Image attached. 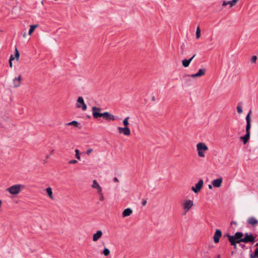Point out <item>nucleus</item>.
Returning a JSON list of instances; mask_svg holds the SVG:
<instances>
[{"label": "nucleus", "mask_w": 258, "mask_h": 258, "mask_svg": "<svg viewBox=\"0 0 258 258\" xmlns=\"http://www.w3.org/2000/svg\"><path fill=\"white\" fill-rule=\"evenodd\" d=\"M193 201L190 200H186L182 204L184 214H186L193 206Z\"/></svg>", "instance_id": "8"}, {"label": "nucleus", "mask_w": 258, "mask_h": 258, "mask_svg": "<svg viewBox=\"0 0 258 258\" xmlns=\"http://www.w3.org/2000/svg\"><path fill=\"white\" fill-rule=\"evenodd\" d=\"M208 187H209V188L210 189H212V186L211 184H209V185H208Z\"/></svg>", "instance_id": "46"}, {"label": "nucleus", "mask_w": 258, "mask_h": 258, "mask_svg": "<svg viewBox=\"0 0 258 258\" xmlns=\"http://www.w3.org/2000/svg\"><path fill=\"white\" fill-rule=\"evenodd\" d=\"M21 187L23 188L24 185L22 184H15L8 188L7 190L12 195H17L20 192Z\"/></svg>", "instance_id": "4"}, {"label": "nucleus", "mask_w": 258, "mask_h": 258, "mask_svg": "<svg viewBox=\"0 0 258 258\" xmlns=\"http://www.w3.org/2000/svg\"><path fill=\"white\" fill-rule=\"evenodd\" d=\"M243 236V234L241 232H236L234 235H232V237H230L231 242L233 243H240V242H242V237Z\"/></svg>", "instance_id": "3"}, {"label": "nucleus", "mask_w": 258, "mask_h": 258, "mask_svg": "<svg viewBox=\"0 0 258 258\" xmlns=\"http://www.w3.org/2000/svg\"><path fill=\"white\" fill-rule=\"evenodd\" d=\"M255 246H258V243H256Z\"/></svg>", "instance_id": "53"}, {"label": "nucleus", "mask_w": 258, "mask_h": 258, "mask_svg": "<svg viewBox=\"0 0 258 258\" xmlns=\"http://www.w3.org/2000/svg\"><path fill=\"white\" fill-rule=\"evenodd\" d=\"M2 32V31H1V30H0V32Z\"/></svg>", "instance_id": "56"}, {"label": "nucleus", "mask_w": 258, "mask_h": 258, "mask_svg": "<svg viewBox=\"0 0 258 258\" xmlns=\"http://www.w3.org/2000/svg\"><path fill=\"white\" fill-rule=\"evenodd\" d=\"M133 213V211L131 208L125 209L122 213V217H125L130 216Z\"/></svg>", "instance_id": "20"}, {"label": "nucleus", "mask_w": 258, "mask_h": 258, "mask_svg": "<svg viewBox=\"0 0 258 258\" xmlns=\"http://www.w3.org/2000/svg\"><path fill=\"white\" fill-rule=\"evenodd\" d=\"M196 55V54H195L191 57H190L188 59H183L182 60V66L185 68L188 67L189 66L190 62L192 61V60L195 57Z\"/></svg>", "instance_id": "15"}, {"label": "nucleus", "mask_w": 258, "mask_h": 258, "mask_svg": "<svg viewBox=\"0 0 258 258\" xmlns=\"http://www.w3.org/2000/svg\"><path fill=\"white\" fill-rule=\"evenodd\" d=\"M99 186H100L99 185V184H98V183L97 182L96 180H94L93 181V184L92 185V187L93 188L97 189V188H99Z\"/></svg>", "instance_id": "27"}, {"label": "nucleus", "mask_w": 258, "mask_h": 258, "mask_svg": "<svg viewBox=\"0 0 258 258\" xmlns=\"http://www.w3.org/2000/svg\"><path fill=\"white\" fill-rule=\"evenodd\" d=\"M113 181L115 182H118V179L117 177H115L114 178H113Z\"/></svg>", "instance_id": "42"}, {"label": "nucleus", "mask_w": 258, "mask_h": 258, "mask_svg": "<svg viewBox=\"0 0 258 258\" xmlns=\"http://www.w3.org/2000/svg\"><path fill=\"white\" fill-rule=\"evenodd\" d=\"M230 243L231 245L233 246L234 249H236L237 248V245H236L237 243H234L232 242H230Z\"/></svg>", "instance_id": "38"}, {"label": "nucleus", "mask_w": 258, "mask_h": 258, "mask_svg": "<svg viewBox=\"0 0 258 258\" xmlns=\"http://www.w3.org/2000/svg\"><path fill=\"white\" fill-rule=\"evenodd\" d=\"M238 0H233V3H235L236 4L237 3Z\"/></svg>", "instance_id": "45"}, {"label": "nucleus", "mask_w": 258, "mask_h": 258, "mask_svg": "<svg viewBox=\"0 0 258 258\" xmlns=\"http://www.w3.org/2000/svg\"><path fill=\"white\" fill-rule=\"evenodd\" d=\"M232 2H233V0L230 1H228V2L223 1V3H222V6H226L227 5H230V7H231L235 5V3H233Z\"/></svg>", "instance_id": "24"}, {"label": "nucleus", "mask_w": 258, "mask_h": 258, "mask_svg": "<svg viewBox=\"0 0 258 258\" xmlns=\"http://www.w3.org/2000/svg\"><path fill=\"white\" fill-rule=\"evenodd\" d=\"M237 111L239 114L241 113L242 112V107L240 106H237Z\"/></svg>", "instance_id": "35"}, {"label": "nucleus", "mask_w": 258, "mask_h": 258, "mask_svg": "<svg viewBox=\"0 0 258 258\" xmlns=\"http://www.w3.org/2000/svg\"><path fill=\"white\" fill-rule=\"evenodd\" d=\"M79 124L80 123L77 121L73 120L71 122L66 123V125H73V126H75V127H78V125H79Z\"/></svg>", "instance_id": "23"}, {"label": "nucleus", "mask_w": 258, "mask_h": 258, "mask_svg": "<svg viewBox=\"0 0 258 258\" xmlns=\"http://www.w3.org/2000/svg\"><path fill=\"white\" fill-rule=\"evenodd\" d=\"M223 179L222 178H218L215 180H213L212 181V184L213 186L215 187H219L221 186Z\"/></svg>", "instance_id": "14"}, {"label": "nucleus", "mask_w": 258, "mask_h": 258, "mask_svg": "<svg viewBox=\"0 0 258 258\" xmlns=\"http://www.w3.org/2000/svg\"><path fill=\"white\" fill-rule=\"evenodd\" d=\"M54 150H52L51 151L50 153H51V154H52V153L54 152Z\"/></svg>", "instance_id": "47"}, {"label": "nucleus", "mask_w": 258, "mask_h": 258, "mask_svg": "<svg viewBox=\"0 0 258 258\" xmlns=\"http://www.w3.org/2000/svg\"><path fill=\"white\" fill-rule=\"evenodd\" d=\"M21 75H19L18 78L13 79V84L14 87H18L21 85Z\"/></svg>", "instance_id": "17"}, {"label": "nucleus", "mask_w": 258, "mask_h": 258, "mask_svg": "<svg viewBox=\"0 0 258 258\" xmlns=\"http://www.w3.org/2000/svg\"><path fill=\"white\" fill-rule=\"evenodd\" d=\"M247 223L253 226H255L258 224V220L254 217H249L247 221Z\"/></svg>", "instance_id": "16"}, {"label": "nucleus", "mask_w": 258, "mask_h": 258, "mask_svg": "<svg viewBox=\"0 0 258 258\" xmlns=\"http://www.w3.org/2000/svg\"><path fill=\"white\" fill-rule=\"evenodd\" d=\"M75 152V153H76V154H75L76 158L77 159L80 160H81V157H80V156L79 150L78 149H76Z\"/></svg>", "instance_id": "30"}, {"label": "nucleus", "mask_w": 258, "mask_h": 258, "mask_svg": "<svg viewBox=\"0 0 258 258\" xmlns=\"http://www.w3.org/2000/svg\"><path fill=\"white\" fill-rule=\"evenodd\" d=\"M206 72V69L205 68L201 69L198 71V73H197L195 74H192V75H184L183 77V78L185 81L188 82V81H190V80L189 79V77H192V78L200 77L202 76H204Z\"/></svg>", "instance_id": "1"}, {"label": "nucleus", "mask_w": 258, "mask_h": 258, "mask_svg": "<svg viewBox=\"0 0 258 258\" xmlns=\"http://www.w3.org/2000/svg\"><path fill=\"white\" fill-rule=\"evenodd\" d=\"M128 119H129V117H126L123 120L122 123H123V124L124 126V127H128V125H129V122L128 121Z\"/></svg>", "instance_id": "26"}, {"label": "nucleus", "mask_w": 258, "mask_h": 258, "mask_svg": "<svg viewBox=\"0 0 258 258\" xmlns=\"http://www.w3.org/2000/svg\"><path fill=\"white\" fill-rule=\"evenodd\" d=\"M197 149L198 152V156L200 157L205 156L204 152L208 150V147L204 143H199L197 145Z\"/></svg>", "instance_id": "2"}, {"label": "nucleus", "mask_w": 258, "mask_h": 258, "mask_svg": "<svg viewBox=\"0 0 258 258\" xmlns=\"http://www.w3.org/2000/svg\"><path fill=\"white\" fill-rule=\"evenodd\" d=\"M232 224L237 225V223L236 222H235V221H232L231 223V225H232Z\"/></svg>", "instance_id": "43"}, {"label": "nucleus", "mask_w": 258, "mask_h": 258, "mask_svg": "<svg viewBox=\"0 0 258 258\" xmlns=\"http://www.w3.org/2000/svg\"><path fill=\"white\" fill-rule=\"evenodd\" d=\"M101 117L106 121H113L115 119V116L109 112H101L99 115L98 118Z\"/></svg>", "instance_id": "5"}, {"label": "nucleus", "mask_w": 258, "mask_h": 258, "mask_svg": "<svg viewBox=\"0 0 258 258\" xmlns=\"http://www.w3.org/2000/svg\"><path fill=\"white\" fill-rule=\"evenodd\" d=\"M255 237L252 234H248V233H245L244 234V237H242V242H253L255 241Z\"/></svg>", "instance_id": "7"}, {"label": "nucleus", "mask_w": 258, "mask_h": 258, "mask_svg": "<svg viewBox=\"0 0 258 258\" xmlns=\"http://www.w3.org/2000/svg\"><path fill=\"white\" fill-rule=\"evenodd\" d=\"M201 36V30L199 27H198L196 30V38H199Z\"/></svg>", "instance_id": "29"}, {"label": "nucleus", "mask_w": 258, "mask_h": 258, "mask_svg": "<svg viewBox=\"0 0 258 258\" xmlns=\"http://www.w3.org/2000/svg\"><path fill=\"white\" fill-rule=\"evenodd\" d=\"M15 57L17 60H19V58L20 57V53H19L18 49H17V47H16L15 49Z\"/></svg>", "instance_id": "28"}, {"label": "nucleus", "mask_w": 258, "mask_h": 258, "mask_svg": "<svg viewBox=\"0 0 258 258\" xmlns=\"http://www.w3.org/2000/svg\"><path fill=\"white\" fill-rule=\"evenodd\" d=\"M250 258H258V251L256 248L255 249L254 253H250Z\"/></svg>", "instance_id": "25"}, {"label": "nucleus", "mask_w": 258, "mask_h": 258, "mask_svg": "<svg viewBox=\"0 0 258 258\" xmlns=\"http://www.w3.org/2000/svg\"><path fill=\"white\" fill-rule=\"evenodd\" d=\"M99 200L100 201H103L104 200V196L103 193L99 194Z\"/></svg>", "instance_id": "36"}, {"label": "nucleus", "mask_w": 258, "mask_h": 258, "mask_svg": "<svg viewBox=\"0 0 258 258\" xmlns=\"http://www.w3.org/2000/svg\"><path fill=\"white\" fill-rule=\"evenodd\" d=\"M203 185V180L200 179L197 183L196 184L195 186H192L191 190L195 193H198L202 189Z\"/></svg>", "instance_id": "11"}, {"label": "nucleus", "mask_w": 258, "mask_h": 258, "mask_svg": "<svg viewBox=\"0 0 258 258\" xmlns=\"http://www.w3.org/2000/svg\"><path fill=\"white\" fill-rule=\"evenodd\" d=\"M46 192L48 195V196L49 197V198L53 200L54 199L52 194V189L50 187H47L46 189Z\"/></svg>", "instance_id": "21"}, {"label": "nucleus", "mask_w": 258, "mask_h": 258, "mask_svg": "<svg viewBox=\"0 0 258 258\" xmlns=\"http://www.w3.org/2000/svg\"><path fill=\"white\" fill-rule=\"evenodd\" d=\"M117 129L119 134H123L125 136L131 135L130 129L128 127H118Z\"/></svg>", "instance_id": "13"}, {"label": "nucleus", "mask_w": 258, "mask_h": 258, "mask_svg": "<svg viewBox=\"0 0 258 258\" xmlns=\"http://www.w3.org/2000/svg\"><path fill=\"white\" fill-rule=\"evenodd\" d=\"M103 253L105 256H108L110 254V250L108 248H105L103 250Z\"/></svg>", "instance_id": "32"}, {"label": "nucleus", "mask_w": 258, "mask_h": 258, "mask_svg": "<svg viewBox=\"0 0 258 258\" xmlns=\"http://www.w3.org/2000/svg\"><path fill=\"white\" fill-rule=\"evenodd\" d=\"M183 46H184V44H183V45L181 46V49H183L182 47H183Z\"/></svg>", "instance_id": "52"}, {"label": "nucleus", "mask_w": 258, "mask_h": 258, "mask_svg": "<svg viewBox=\"0 0 258 258\" xmlns=\"http://www.w3.org/2000/svg\"><path fill=\"white\" fill-rule=\"evenodd\" d=\"M38 27V25H31L30 26V29L28 32L29 35H31L34 31L35 29Z\"/></svg>", "instance_id": "22"}, {"label": "nucleus", "mask_w": 258, "mask_h": 258, "mask_svg": "<svg viewBox=\"0 0 258 258\" xmlns=\"http://www.w3.org/2000/svg\"><path fill=\"white\" fill-rule=\"evenodd\" d=\"M77 107L78 108H81L83 111L87 109V105L85 103L84 99L82 97H79L77 99V102L76 104Z\"/></svg>", "instance_id": "9"}, {"label": "nucleus", "mask_w": 258, "mask_h": 258, "mask_svg": "<svg viewBox=\"0 0 258 258\" xmlns=\"http://www.w3.org/2000/svg\"><path fill=\"white\" fill-rule=\"evenodd\" d=\"M216 258H221V256L220 255H218Z\"/></svg>", "instance_id": "48"}, {"label": "nucleus", "mask_w": 258, "mask_h": 258, "mask_svg": "<svg viewBox=\"0 0 258 258\" xmlns=\"http://www.w3.org/2000/svg\"><path fill=\"white\" fill-rule=\"evenodd\" d=\"M257 59V57L256 55H253L252 56L250 61L251 63H255L256 60Z\"/></svg>", "instance_id": "33"}, {"label": "nucleus", "mask_w": 258, "mask_h": 258, "mask_svg": "<svg viewBox=\"0 0 258 258\" xmlns=\"http://www.w3.org/2000/svg\"><path fill=\"white\" fill-rule=\"evenodd\" d=\"M49 157H50V156H49V155H47V156H46V158L47 159H48V158H49Z\"/></svg>", "instance_id": "49"}, {"label": "nucleus", "mask_w": 258, "mask_h": 258, "mask_svg": "<svg viewBox=\"0 0 258 258\" xmlns=\"http://www.w3.org/2000/svg\"><path fill=\"white\" fill-rule=\"evenodd\" d=\"M222 236V232L220 229H216L213 236L214 243H218L219 242L220 238Z\"/></svg>", "instance_id": "12"}, {"label": "nucleus", "mask_w": 258, "mask_h": 258, "mask_svg": "<svg viewBox=\"0 0 258 258\" xmlns=\"http://www.w3.org/2000/svg\"><path fill=\"white\" fill-rule=\"evenodd\" d=\"M102 235V232L101 230H98L97 232L94 234L93 236V240L94 241H97Z\"/></svg>", "instance_id": "19"}, {"label": "nucleus", "mask_w": 258, "mask_h": 258, "mask_svg": "<svg viewBox=\"0 0 258 258\" xmlns=\"http://www.w3.org/2000/svg\"><path fill=\"white\" fill-rule=\"evenodd\" d=\"M250 134H246L243 137H240V140L242 141L244 145H245L249 140Z\"/></svg>", "instance_id": "18"}, {"label": "nucleus", "mask_w": 258, "mask_h": 258, "mask_svg": "<svg viewBox=\"0 0 258 258\" xmlns=\"http://www.w3.org/2000/svg\"><path fill=\"white\" fill-rule=\"evenodd\" d=\"M147 204V201L146 200H144L142 202V205L143 206H145Z\"/></svg>", "instance_id": "41"}, {"label": "nucleus", "mask_w": 258, "mask_h": 258, "mask_svg": "<svg viewBox=\"0 0 258 258\" xmlns=\"http://www.w3.org/2000/svg\"><path fill=\"white\" fill-rule=\"evenodd\" d=\"M240 245L242 247H243L244 246V244H240Z\"/></svg>", "instance_id": "50"}, {"label": "nucleus", "mask_w": 258, "mask_h": 258, "mask_svg": "<svg viewBox=\"0 0 258 258\" xmlns=\"http://www.w3.org/2000/svg\"><path fill=\"white\" fill-rule=\"evenodd\" d=\"M230 237H232V235H230L229 233L225 234L223 235V237H227L228 238V239L229 242H230L231 240L230 239Z\"/></svg>", "instance_id": "34"}, {"label": "nucleus", "mask_w": 258, "mask_h": 258, "mask_svg": "<svg viewBox=\"0 0 258 258\" xmlns=\"http://www.w3.org/2000/svg\"><path fill=\"white\" fill-rule=\"evenodd\" d=\"M183 50H182V51H181V54H183Z\"/></svg>", "instance_id": "55"}, {"label": "nucleus", "mask_w": 258, "mask_h": 258, "mask_svg": "<svg viewBox=\"0 0 258 258\" xmlns=\"http://www.w3.org/2000/svg\"><path fill=\"white\" fill-rule=\"evenodd\" d=\"M78 163V161L76 160H71L69 161V164H76Z\"/></svg>", "instance_id": "37"}, {"label": "nucleus", "mask_w": 258, "mask_h": 258, "mask_svg": "<svg viewBox=\"0 0 258 258\" xmlns=\"http://www.w3.org/2000/svg\"><path fill=\"white\" fill-rule=\"evenodd\" d=\"M97 192L98 193V194H100L102 193V187L101 186H99V188H97Z\"/></svg>", "instance_id": "39"}, {"label": "nucleus", "mask_w": 258, "mask_h": 258, "mask_svg": "<svg viewBox=\"0 0 258 258\" xmlns=\"http://www.w3.org/2000/svg\"><path fill=\"white\" fill-rule=\"evenodd\" d=\"M152 101H155V96H153L152 97Z\"/></svg>", "instance_id": "44"}, {"label": "nucleus", "mask_w": 258, "mask_h": 258, "mask_svg": "<svg viewBox=\"0 0 258 258\" xmlns=\"http://www.w3.org/2000/svg\"><path fill=\"white\" fill-rule=\"evenodd\" d=\"M233 253H234V251H232L231 252V254L232 255V254H233Z\"/></svg>", "instance_id": "54"}, {"label": "nucleus", "mask_w": 258, "mask_h": 258, "mask_svg": "<svg viewBox=\"0 0 258 258\" xmlns=\"http://www.w3.org/2000/svg\"><path fill=\"white\" fill-rule=\"evenodd\" d=\"M2 206V201L1 200H0V207Z\"/></svg>", "instance_id": "51"}, {"label": "nucleus", "mask_w": 258, "mask_h": 258, "mask_svg": "<svg viewBox=\"0 0 258 258\" xmlns=\"http://www.w3.org/2000/svg\"><path fill=\"white\" fill-rule=\"evenodd\" d=\"M14 58L15 57L13 56V55H11L9 60V66L11 68H12L13 67L12 61L14 59Z\"/></svg>", "instance_id": "31"}, {"label": "nucleus", "mask_w": 258, "mask_h": 258, "mask_svg": "<svg viewBox=\"0 0 258 258\" xmlns=\"http://www.w3.org/2000/svg\"><path fill=\"white\" fill-rule=\"evenodd\" d=\"M93 151V149H89L87 152H86V154L89 155Z\"/></svg>", "instance_id": "40"}, {"label": "nucleus", "mask_w": 258, "mask_h": 258, "mask_svg": "<svg viewBox=\"0 0 258 258\" xmlns=\"http://www.w3.org/2000/svg\"><path fill=\"white\" fill-rule=\"evenodd\" d=\"M252 113L251 110H249L246 116V125L245 128L246 133L250 134L251 128V117L250 115Z\"/></svg>", "instance_id": "6"}, {"label": "nucleus", "mask_w": 258, "mask_h": 258, "mask_svg": "<svg viewBox=\"0 0 258 258\" xmlns=\"http://www.w3.org/2000/svg\"><path fill=\"white\" fill-rule=\"evenodd\" d=\"M93 117L95 119H98V116L101 113V108L96 106H93L92 108Z\"/></svg>", "instance_id": "10"}]
</instances>
